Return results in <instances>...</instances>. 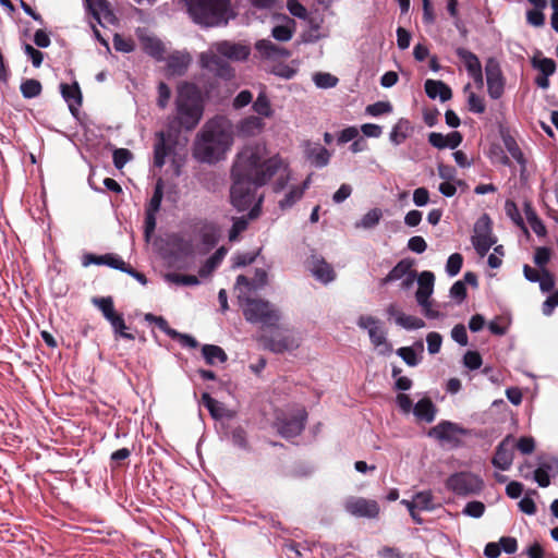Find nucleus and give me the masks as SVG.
I'll return each mask as SVG.
<instances>
[{
	"mask_svg": "<svg viewBox=\"0 0 558 558\" xmlns=\"http://www.w3.org/2000/svg\"><path fill=\"white\" fill-rule=\"evenodd\" d=\"M275 191H282L291 179L289 165L279 154H270L266 144L256 143L245 146L236 156L232 168L233 183L230 197L232 205L240 211L250 210V219L259 215L262 196L256 190L265 185L275 174Z\"/></svg>",
	"mask_w": 558,
	"mask_h": 558,
	"instance_id": "nucleus-1",
	"label": "nucleus"
},
{
	"mask_svg": "<svg viewBox=\"0 0 558 558\" xmlns=\"http://www.w3.org/2000/svg\"><path fill=\"white\" fill-rule=\"evenodd\" d=\"M233 144L230 120L216 117L205 123L194 144V156L202 162L213 163L225 157Z\"/></svg>",
	"mask_w": 558,
	"mask_h": 558,
	"instance_id": "nucleus-2",
	"label": "nucleus"
},
{
	"mask_svg": "<svg viewBox=\"0 0 558 558\" xmlns=\"http://www.w3.org/2000/svg\"><path fill=\"white\" fill-rule=\"evenodd\" d=\"M251 47L244 43L220 40L210 44L208 49L199 54L203 69L213 72L225 80L234 77V69L227 60L242 62L248 59Z\"/></svg>",
	"mask_w": 558,
	"mask_h": 558,
	"instance_id": "nucleus-3",
	"label": "nucleus"
},
{
	"mask_svg": "<svg viewBox=\"0 0 558 558\" xmlns=\"http://www.w3.org/2000/svg\"><path fill=\"white\" fill-rule=\"evenodd\" d=\"M242 286L248 287L250 282L247 277L240 275L236 278L235 290L245 319L253 324L275 326L280 318L278 310L268 301L251 299L250 293H246Z\"/></svg>",
	"mask_w": 558,
	"mask_h": 558,
	"instance_id": "nucleus-4",
	"label": "nucleus"
},
{
	"mask_svg": "<svg viewBox=\"0 0 558 558\" xmlns=\"http://www.w3.org/2000/svg\"><path fill=\"white\" fill-rule=\"evenodd\" d=\"M175 108L179 123L186 130H193L199 123L204 112L199 89L191 83L180 84Z\"/></svg>",
	"mask_w": 558,
	"mask_h": 558,
	"instance_id": "nucleus-5",
	"label": "nucleus"
},
{
	"mask_svg": "<svg viewBox=\"0 0 558 558\" xmlns=\"http://www.w3.org/2000/svg\"><path fill=\"white\" fill-rule=\"evenodd\" d=\"M192 20L204 26L226 24L229 0H184Z\"/></svg>",
	"mask_w": 558,
	"mask_h": 558,
	"instance_id": "nucleus-6",
	"label": "nucleus"
},
{
	"mask_svg": "<svg viewBox=\"0 0 558 558\" xmlns=\"http://www.w3.org/2000/svg\"><path fill=\"white\" fill-rule=\"evenodd\" d=\"M357 326L365 329L374 348L381 355H388L392 352V345L387 341L386 331L381 323L371 315H362L357 319Z\"/></svg>",
	"mask_w": 558,
	"mask_h": 558,
	"instance_id": "nucleus-7",
	"label": "nucleus"
},
{
	"mask_svg": "<svg viewBox=\"0 0 558 558\" xmlns=\"http://www.w3.org/2000/svg\"><path fill=\"white\" fill-rule=\"evenodd\" d=\"M483 486L482 478L471 472H457L446 481V487L459 496L478 494Z\"/></svg>",
	"mask_w": 558,
	"mask_h": 558,
	"instance_id": "nucleus-8",
	"label": "nucleus"
},
{
	"mask_svg": "<svg viewBox=\"0 0 558 558\" xmlns=\"http://www.w3.org/2000/svg\"><path fill=\"white\" fill-rule=\"evenodd\" d=\"M343 507L348 513L356 518L376 519L380 507L374 499L351 496L344 500Z\"/></svg>",
	"mask_w": 558,
	"mask_h": 558,
	"instance_id": "nucleus-9",
	"label": "nucleus"
},
{
	"mask_svg": "<svg viewBox=\"0 0 558 558\" xmlns=\"http://www.w3.org/2000/svg\"><path fill=\"white\" fill-rule=\"evenodd\" d=\"M487 92L490 98L499 99L505 90V78L499 62L495 58L485 63Z\"/></svg>",
	"mask_w": 558,
	"mask_h": 558,
	"instance_id": "nucleus-10",
	"label": "nucleus"
},
{
	"mask_svg": "<svg viewBox=\"0 0 558 558\" xmlns=\"http://www.w3.org/2000/svg\"><path fill=\"white\" fill-rule=\"evenodd\" d=\"M472 243L481 256L486 255L489 248L496 243V239L492 234L489 218L487 216H483L475 223Z\"/></svg>",
	"mask_w": 558,
	"mask_h": 558,
	"instance_id": "nucleus-11",
	"label": "nucleus"
},
{
	"mask_svg": "<svg viewBox=\"0 0 558 558\" xmlns=\"http://www.w3.org/2000/svg\"><path fill=\"white\" fill-rule=\"evenodd\" d=\"M465 434V430L458 424L450 421H441L436 426L430 428L427 435L442 444L457 446L460 441V436Z\"/></svg>",
	"mask_w": 558,
	"mask_h": 558,
	"instance_id": "nucleus-12",
	"label": "nucleus"
},
{
	"mask_svg": "<svg viewBox=\"0 0 558 558\" xmlns=\"http://www.w3.org/2000/svg\"><path fill=\"white\" fill-rule=\"evenodd\" d=\"M515 439L513 436H507L496 448L492 460L493 465L501 471L510 469L514 458Z\"/></svg>",
	"mask_w": 558,
	"mask_h": 558,
	"instance_id": "nucleus-13",
	"label": "nucleus"
},
{
	"mask_svg": "<svg viewBox=\"0 0 558 558\" xmlns=\"http://www.w3.org/2000/svg\"><path fill=\"white\" fill-rule=\"evenodd\" d=\"M305 420V410L299 408L290 420L282 418L278 421L279 433L286 438L298 436L304 428Z\"/></svg>",
	"mask_w": 558,
	"mask_h": 558,
	"instance_id": "nucleus-14",
	"label": "nucleus"
},
{
	"mask_svg": "<svg viewBox=\"0 0 558 558\" xmlns=\"http://www.w3.org/2000/svg\"><path fill=\"white\" fill-rule=\"evenodd\" d=\"M435 276L432 271L425 270L417 276V290L415 299L418 306H425L426 303L433 302Z\"/></svg>",
	"mask_w": 558,
	"mask_h": 558,
	"instance_id": "nucleus-15",
	"label": "nucleus"
},
{
	"mask_svg": "<svg viewBox=\"0 0 558 558\" xmlns=\"http://www.w3.org/2000/svg\"><path fill=\"white\" fill-rule=\"evenodd\" d=\"M167 244L180 256L197 254V247L193 243V238L186 232L170 234Z\"/></svg>",
	"mask_w": 558,
	"mask_h": 558,
	"instance_id": "nucleus-16",
	"label": "nucleus"
},
{
	"mask_svg": "<svg viewBox=\"0 0 558 558\" xmlns=\"http://www.w3.org/2000/svg\"><path fill=\"white\" fill-rule=\"evenodd\" d=\"M256 54L269 61H277L289 57L287 49L274 44L269 39H259L255 43Z\"/></svg>",
	"mask_w": 558,
	"mask_h": 558,
	"instance_id": "nucleus-17",
	"label": "nucleus"
},
{
	"mask_svg": "<svg viewBox=\"0 0 558 558\" xmlns=\"http://www.w3.org/2000/svg\"><path fill=\"white\" fill-rule=\"evenodd\" d=\"M198 234L202 244L196 245L197 254H205L217 244L220 238V229L213 222H206L199 228Z\"/></svg>",
	"mask_w": 558,
	"mask_h": 558,
	"instance_id": "nucleus-18",
	"label": "nucleus"
},
{
	"mask_svg": "<svg viewBox=\"0 0 558 558\" xmlns=\"http://www.w3.org/2000/svg\"><path fill=\"white\" fill-rule=\"evenodd\" d=\"M277 24L271 28V36L278 41H289L295 33V22L288 15H275Z\"/></svg>",
	"mask_w": 558,
	"mask_h": 558,
	"instance_id": "nucleus-19",
	"label": "nucleus"
},
{
	"mask_svg": "<svg viewBox=\"0 0 558 558\" xmlns=\"http://www.w3.org/2000/svg\"><path fill=\"white\" fill-rule=\"evenodd\" d=\"M165 60H167V69L171 75H182L189 69L192 57L187 51H173Z\"/></svg>",
	"mask_w": 558,
	"mask_h": 558,
	"instance_id": "nucleus-20",
	"label": "nucleus"
},
{
	"mask_svg": "<svg viewBox=\"0 0 558 558\" xmlns=\"http://www.w3.org/2000/svg\"><path fill=\"white\" fill-rule=\"evenodd\" d=\"M310 184L311 177H308L302 184L290 185L283 197L278 202L279 207L282 210L291 208L303 197V194L310 187Z\"/></svg>",
	"mask_w": 558,
	"mask_h": 558,
	"instance_id": "nucleus-21",
	"label": "nucleus"
},
{
	"mask_svg": "<svg viewBox=\"0 0 558 558\" xmlns=\"http://www.w3.org/2000/svg\"><path fill=\"white\" fill-rule=\"evenodd\" d=\"M310 270L315 279L324 284L333 281L336 278L333 268L323 258H313Z\"/></svg>",
	"mask_w": 558,
	"mask_h": 558,
	"instance_id": "nucleus-22",
	"label": "nucleus"
},
{
	"mask_svg": "<svg viewBox=\"0 0 558 558\" xmlns=\"http://www.w3.org/2000/svg\"><path fill=\"white\" fill-rule=\"evenodd\" d=\"M306 159L316 168H324L329 163L331 154L319 144H308L305 149Z\"/></svg>",
	"mask_w": 558,
	"mask_h": 558,
	"instance_id": "nucleus-23",
	"label": "nucleus"
},
{
	"mask_svg": "<svg viewBox=\"0 0 558 558\" xmlns=\"http://www.w3.org/2000/svg\"><path fill=\"white\" fill-rule=\"evenodd\" d=\"M265 123L260 117L250 116L238 124V134L243 137L256 136L264 130Z\"/></svg>",
	"mask_w": 558,
	"mask_h": 558,
	"instance_id": "nucleus-24",
	"label": "nucleus"
},
{
	"mask_svg": "<svg viewBox=\"0 0 558 558\" xmlns=\"http://www.w3.org/2000/svg\"><path fill=\"white\" fill-rule=\"evenodd\" d=\"M60 88L62 97L66 101L70 111L75 113V111H77L78 107L82 105V93L78 84H61Z\"/></svg>",
	"mask_w": 558,
	"mask_h": 558,
	"instance_id": "nucleus-25",
	"label": "nucleus"
},
{
	"mask_svg": "<svg viewBox=\"0 0 558 558\" xmlns=\"http://www.w3.org/2000/svg\"><path fill=\"white\" fill-rule=\"evenodd\" d=\"M424 87L426 95L432 99L438 97L441 101H447L452 96L450 87L441 81L427 80Z\"/></svg>",
	"mask_w": 558,
	"mask_h": 558,
	"instance_id": "nucleus-26",
	"label": "nucleus"
},
{
	"mask_svg": "<svg viewBox=\"0 0 558 558\" xmlns=\"http://www.w3.org/2000/svg\"><path fill=\"white\" fill-rule=\"evenodd\" d=\"M412 126L410 121L408 119L401 118L393 125L389 134V140L393 145L398 146L405 142V140L410 136Z\"/></svg>",
	"mask_w": 558,
	"mask_h": 558,
	"instance_id": "nucleus-27",
	"label": "nucleus"
},
{
	"mask_svg": "<svg viewBox=\"0 0 558 558\" xmlns=\"http://www.w3.org/2000/svg\"><path fill=\"white\" fill-rule=\"evenodd\" d=\"M413 413L418 420L430 423L435 420L436 408L428 398H423L414 405Z\"/></svg>",
	"mask_w": 558,
	"mask_h": 558,
	"instance_id": "nucleus-28",
	"label": "nucleus"
},
{
	"mask_svg": "<svg viewBox=\"0 0 558 558\" xmlns=\"http://www.w3.org/2000/svg\"><path fill=\"white\" fill-rule=\"evenodd\" d=\"M142 43L144 50L149 56H151L158 61L166 59L167 48L160 39L155 37H144L142 39Z\"/></svg>",
	"mask_w": 558,
	"mask_h": 558,
	"instance_id": "nucleus-29",
	"label": "nucleus"
},
{
	"mask_svg": "<svg viewBox=\"0 0 558 558\" xmlns=\"http://www.w3.org/2000/svg\"><path fill=\"white\" fill-rule=\"evenodd\" d=\"M411 271H413V262L408 258L402 259L383 279V283L386 284L388 282L401 280Z\"/></svg>",
	"mask_w": 558,
	"mask_h": 558,
	"instance_id": "nucleus-30",
	"label": "nucleus"
},
{
	"mask_svg": "<svg viewBox=\"0 0 558 558\" xmlns=\"http://www.w3.org/2000/svg\"><path fill=\"white\" fill-rule=\"evenodd\" d=\"M456 53L460 58V60L463 62L469 75L482 70V64L480 62V59L472 51L460 47L456 50Z\"/></svg>",
	"mask_w": 558,
	"mask_h": 558,
	"instance_id": "nucleus-31",
	"label": "nucleus"
},
{
	"mask_svg": "<svg viewBox=\"0 0 558 558\" xmlns=\"http://www.w3.org/2000/svg\"><path fill=\"white\" fill-rule=\"evenodd\" d=\"M226 254L227 250L225 247H219L199 268V276L202 278L209 277L213 274V271L220 265Z\"/></svg>",
	"mask_w": 558,
	"mask_h": 558,
	"instance_id": "nucleus-32",
	"label": "nucleus"
},
{
	"mask_svg": "<svg viewBox=\"0 0 558 558\" xmlns=\"http://www.w3.org/2000/svg\"><path fill=\"white\" fill-rule=\"evenodd\" d=\"M203 356L207 364L225 363L227 361L226 352L218 345L205 344L202 348Z\"/></svg>",
	"mask_w": 558,
	"mask_h": 558,
	"instance_id": "nucleus-33",
	"label": "nucleus"
},
{
	"mask_svg": "<svg viewBox=\"0 0 558 558\" xmlns=\"http://www.w3.org/2000/svg\"><path fill=\"white\" fill-rule=\"evenodd\" d=\"M383 218V210L380 208H372L363 217L354 223L356 229L369 230L375 228Z\"/></svg>",
	"mask_w": 558,
	"mask_h": 558,
	"instance_id": "nucleus-34",
	"label": "nucleus"
},
{
	"mask_svg": "<svg viewBox=\"0 0 558 558\" xmlns=\"http://www.w3.org/2000/svg\"><path fill=\"white\" fill-rule=\"evenodd\" d=\"M524 211L526 220L533 232L538 236H544L546 234V227L530 204H525Z\"/></svg>",
	"mask_w": 558,
	"mask_h": 558,
	"instance_id": "nucleus-35",
	"label": "nucleus"
},
{
	"mask_svg": "<svg viewBox=\"0 0 558 558\" xmlns=\"http://www.w3.org/2000/svg\"><path fill=\"white\" fill-rule=\"evenodd\" d=\"M253 110L264 118H270L274 113L269 98L264 92H260L253 102Z\"/></svg>",
	"mask_w": 558,
	"mask_h": 558,
	"instance_id": "nucleus-36",
	"label": "nucleus"
},
{
	"mask_svg": "<svg viewBox=\"0 0 558 558\" xmlns=\"http://www.w3.org/2000/svg\"><path fill=\"white\" fill-rule=\"evenodd\" d=\"M463 92L468 99L469 109L475 113H483L485 111L484 99L472 90L471 84H466Z\"/></svg>",
	"mask_w": 558,
	"mask_h": 558,
	"instance_id": "nucleus-37",
	"label": "nucleus"
},
{
	"mask_svg": "<svg viewBox=\"0 0 558 558\" xmlns=\"http://www.w3.org/2000/svg\"><path fill=\"white\" fill-rule=\"evenodd\" d=\"M202 402L204 407L209 411L210 415L214 418H221L225 415V407L221 402L217 401L216 399L211 398L209 393L204 392L202 395Z\"/></svg>",
	"mask_w": 558,
	"mask_h": 558,
	"instance_id": "nucleus-38",
	"label": "nucleus"
},
{
	"mask_svg": "<svg viewBox=\"0 0 558 558\" xmlns=\"http://www.w3.org/2000/svg\"><path fill=\"white\" fill-rule=\"evenodd\" d=\"M166 281L178 286H197L199 279L194 275H181L177 272H170L165 275Z\"/></svg>",
	"mask_w": 558,
	"mask_h": 558,
	"instance_id": "nucleus-39",
	"label": "nucleus"
},
{
	"mask_svg": "<svg viewBox=\"0 0 558 558\" xmlns=\"http://www.w3.org/2000/svg\"><path fill=\"white\" fill-rule=\"evenodd\" d=\"M248 287L242 286V289L246 291V293L263 289L267 284V271L263 268H257L254 278L252 280L248 279Z\"/></svg>",
	"mask_w": 558,
	"mask_h": 558,
	"instance_id": "nucleus-40",
	"label": "nucleus"
},
{
	"mask_svg": "<svg viewBox=\"0 0 558 558\" xmlns=\"http://www.w3.org/2000/svg\"><path fill=\"white\" fill-rule=\"evenodd\" d=\"M397 325L405 330H416L424 328L425 322L417 316L403 313V315L398 319Z\"/></svg>",
	"mask_w": 558,
	"mask_h": 558,
	"instance_id": "nucleus-41",
	"label": "nucleus"
},
{
	"mask_svg": "<svg viewBox=\"0 0 558 558\" xmlns=\"http://www.w3.org/2000/svg\"><path fill=\"white\" fill-rule=\"evenodd\" d=\"M108 322L110 323L116 335H118L124 339H128V340L134 339V336L132 333L126 332V325H125L123 316L121 314L117 313L114 316H112L110 319H108Z\"/></svg>",
	"mask_w": 558,
	"mask_h": 558,
	"instance_id": "nucleus-42",
	"label": "nucleus"
},
{
	"mask_svg": "<svg viewBox=\"0 0 558 558\" xmlns=\"http://www.w3.org/2000/svg\"><path fill=\"white\" fill-rule=\"evenodd\" d=\"M163 196V181L162 179H158L156 182L154 194L146 206L147 211L158 213L160 209L161 201Z\"/></svg>",
	"mask_w": 558,
	"mask_h": 558,
	"instance_id": "nucleus-43",
	"label": "nucleus"
},
{
	"mask_svg": "<svg viewBox=\"0 0 558 558\" xmlns=\"http://www.w3.org/2000/svg\"><path fill=\"white\" fill-rule=\"evenodd\" d=\"M93 303L99 308L107 320L117 314L111 298L94 299Z\"/></svg>",
	"mask_w": 558,
	"mask_h": 558,
	"instance_id": "nucleus-44",
	"label": "nucleus"
},
{
	"mask_svg": "<svg viewBox=\"0 0 558 558\" xmlns=\"http://www.w3.org/2000/svg\"><path fill=\"white\" fill-rule=\"evenodd\" d=\"M313 81L319 88H331L335 87L338 83V78L335 75L325 72L315 73Z\"/></svg>",
	"mask_w": 558,
	"mask_h": 558,
	"instance_id": "nucleus-45",
	"label": "nucleus"
},
{
	"mask_svg": "<svg viewBox=\"0 0 558 558\" xmlns=\"http://www.w3.org/2000/svg\"><path fill=\"white\" fill-rule=\"evenodd\" d=\"M41 92V84L37 80H26L21 84V93L25 98H34Z\"/></svg>",
	"mask_w": 558,
	"mask_h": 558,
	"instance_id": "nucleus-46",
	"label": "nucleus"
},
{
	"mask_svg": "<svg viewBox=\"0 0 558 558\" xmlns=\"http://www.w3.org/2000/svg\"><path fill=\"white\" fill-rule=\"evenodd\" d=\"M416 510H433V495L430 492H420L413 496Z\"/></svg>",
	"mask_w": 558,
	"mask_h": 558,
	"instance_id": "nucleus-47",
	"label": "nucleus"
},
{
	"mask_svg": "<svg viewBox=\"0 0 558 558\" xmlns=\"http://www.w3.org/2000/svg\"><path fill=\"white\" fill-rule=\"evenodd\" d=\"M159 141L155 145L154 149V163L156 167L161 168L165 165V158L167 156V148L165 144L163 133H159Z\"/></svg>",
	"mask_w": 558,
	"mask_h": 558,
	"instance_id": "nucleus-48",
	"label": "nucleus"
},
{
	"mask_svg": "<svg viewBox=\"0 0 558 558\" xmlns=\"http://www.w3.org/2000/svg\"><path fill=\"white\" fill-rule=\"evenodd\" d=\"M510 319L504 316L496 317L488 324L492 333L502 336L508 331Z\"/></svg>",
	"mask_w": 558,
	"mask_h": 558,
	"instance_id": "nucleus-49",
	"label": "nucleus"
},
{
	"mask_svg": "<svg viewBox=\"0 0 558 558\" xmlns=\"http://www.w3.org/2000/svg\"><path fill=\"white\" fill-rule=\"evenodd\" d=\"M485 512V505L482 501L473 500L469 501L463 510L462 513L466 517L478 519L481 518Z\"/></svg>",
	"mask_w": 558,
	"mask_h": 558,
	"instance_id": "nucleus-50",
	"label": "nucleus"
},
{
	"mask_svg": "<svg viewBox=\"0 0 558 558\" xmlns=\"http://www.w3.org/2000/svg\"><path fill=\"white\" fill-rule=\"evenodd\" d=\"M86 5L93 11V14L100 21V14L105 13V17L111 20V14L106 2L101 0H85Z\"/></svg>",
	"mask_w": 558,
	"mask_h": 558,
	"instance_id": "nucleus-51",
	"label": "nucleus"
},
{
	"mask_svg": "<svg viewBox=\"0 0 558 558\" xmlns=\"http://www.w3.org/2000/svg\"><path fill=\"white\" fill-rule=\"evenodd\" d=\"M397 354L409 366H416L420 363V359L412 347H402L397 350Z\"/></svg>",
	"mask_w": 558,
	"mask_h": 558,
	"instance_id": "nucleus-52",
	"label": "nucleus"
},
{
	"mask_svg": "<svg viewBox=\"0 0 558 558\" xmlns=\"http://www.w3.org/2000/svg\"><path fill=\"white\" fill-rule=\"evenodd\" d=\"M463 258L459 253L451 254L446 264V271L450 277L457 276L462 267Z\"/></svg>",
	"mask_w": 558,
	"mask_h": 558,
	"instance_id": "nucleus-53",
	"label": "nucleus"
},
{
	"mask_svg": "<svg viewBox=\"0 0 558 558\" xmlns=\"http://www.w3.org/2000/svg\"><path fill=\"white\" fill-rule=\"evenodd\" d=\"M549 470L550 466L544 463L534 471V480L541 487H547L550 484Z\"/></svg>",
	"mask_w": 558,
	"mask_h": 558,
	"instance_id": "nucleus-54",
	"label": "nucleus"
},
{
	"mask_svg": "<svg viewBox=\"0 0 558 558\" xmlns=\"http://www.w3.org/2000/svg\"><path fill=\"white\" fill-rule=\"evenodd\" d=\"M366 113L372 117H378L392 111V106L388 101H378L366 107Z\"/></svg>",
	"mask_w": 558,
	"mask_h": 558,
	"instance_id": "nucleus-55",
	"label": "nucleus"
},
{
	"mask_svg": "<svg viewBox=\"0 0 558 558\" xmlns=\"http://www.w3.org/2000/svg\"><path fill=\"white\" fill-rule=\"evenodd\" d=\"M113 47L117 51L131 52L134 50V41L131 38L116 34L113 37Z\"/></svg>",
	"mask_w": 558,
	"mask_h": 558,
	"instance_id": "nucleus-56",
	"label": "nucleus"
},
{
	"mask_svg": "<svg viewBox=\"0 0 558 558\" xmlns=\"http://www.w3.org/2000/svg\"><path fill=\"white\" fill-rule=\"evenodd\" d=\"M505 210L507 216L517 225L522 227L523 226V218L521 217L520 210L517 206V204L513 201H506L505 203Z\"/></svg>",
	"mask_w": 558,
	"mask_h": 558,
	"instance_id": "nucleus-57",
	"label": "nucleus"
},
{
	"mask_svg": "<svg viewBox=\"0 0 558 558\" xmlns=\"http://www.w3.org/2000/svg\"><path fill=\"white\" fill-rule=\"evenodd\" d=\"M534 66L544 75L550 76L555 73L556 63L553 59L542 58L534 62Z\"/></svg>",
	"mask_w": 558,
	"mask_h": 558,
	"instance_id": "nucleus-58",
	"label": "nucleus"
},
{
	"mask_svg": "<svg viewBox=\"0 0 558 558\" xmlns=\"http://www.w3.org/2000/svg\"><path fill=\"white\" fill-rule=\"evenodd\" d=\"M104 265L109 266L113 269L121 270L123 272L129 271V266L124 260L116 254H105Z\"/></svg>",
	"mask_w": 558,
	"mask_h": 558,
	"instance_id": "nucleus-59",
	"label": "nucleus"
},
{
	"mask_svg": "<svg viewBox=\"0 0 558 558\" xmlns=\"http://www.w3.org/2000/svg\"><path fill=\"white\" fill-rule=\"evenodd\" d=\"M464 184L462 180L441 182L438 190L444 196L452 197L457 193V187Z\"/></svg>",
	"mask_w": 558,
	"mask_h": 558,
	"instance_id": "nucleus-60",
	"label": "nucleus"
},
{
	"mask_svg": "<svg viewBox=\"0 0 558 558\" xmlns=\"http://www.w3.org/2000/svg\"><path fill=\"white\" fill-rule=\"evenodd\" d=\"M427 350L430 354L439 352L442 343V338L438 332H429L426 337Z\"/></svg>",
	"mask_w": 558,
	"mask_h": 558,
	"instance_id": "nucleus-61",
	"label": "nucleus"
},
{
	"mask_svg": "<svg viewBox=\"0 0 558 558\" xmlns=\"http://www.w3.org/2000/svg\"><path fill=\"white\" fill-rule=\"evenodd\" d=\"M131 158L132 154L125 148H118L113 151V163L118 169L123 168Z\"/></svg>",
	"mask_w": 558,
	"mask_h": 558,
	"instance_id": "nucleus-62",
	"label": "nucleus"
},
{
	"mask_svg": "<svg viewBox=\"0 0 558 558\" xmlns=\"http://www.w3.org/2000/svg\"><path fill=\"white\" fill-rule=\"evenodd\" d=\"M463 363L470 369H477L482 365V357L476 351H468L464 354Z\"/></svg>",
	"mask_w": 558,
	"mask_h": 558,
	"instance_id": "nucleus-63",
	"label": "nucleus"
},
{
	"mask_svg": "<svg viewBox=\"0 0 558 558\" xmlns=\"http://www.w3.org/2000/svg\"><path fill=\"white\" fill-rule=\"evenodd\" d=\"M550 259V251L547 247H537L534 254V263L541 268L546 269Z\"/></svg>",
	"mask_w": 558,
	"mask_h": 558,
	"instance_id": "nucleus-64",
	"label": "nucleus"
}]
</instances>
